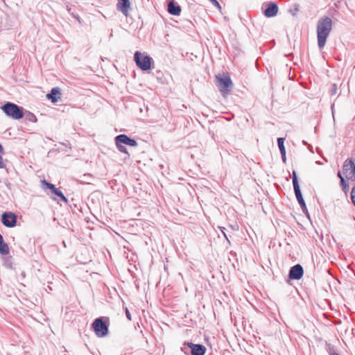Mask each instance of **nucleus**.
<instances>
[{
    "label": "nucleus",
    "mask_w": 355,
    "mask_h": 355,
    "mask_svg": "<svg viewBox=\"0 0 355 355\" xmlns=\"http://www.w3.org/2000/svg\"><path fill=\"white\" fill-rule=\"evenodd\" d=\"M332 29V20L329 17L320 18L317 24L318 45L322 49L327 42V39Z\"/></svg>",
    "instance_id": "nucleus-1"
},
{
    "label": "nucleus",
    "mask_w": 355,
    "mask_h": 355,
    "mask_svg": "<svg viewBox=\"0 0 355 355\" xmlns=\"http://www.w3.org/2000/svg\"><path fill=\"white\" fill-rule=\"evenodd\" d=\"M1 109L9 118L14 120H20L24 118V107L14 103L7 101Z\"/></svg>",
    "instance_id": "nucleus-2"
},
{
    "label": "nucleus",
    "mask_w": 355,
    "mask_h": 355,
    "mask_svg": "<svg viewBox=\"0 0 355 355\" xmlns=\"http://www.w3.org/2000/svg\"><path fill=\"white\" fill-rule=\"evenodd\" d=\"M110 320L107 317H100L94 320L92 327L98 338H104L109 333Z\"/></svg>",
    "instance_id": "nucleus-3"
},
{
    "label": "nucleus",
    "mask_w": 355,
    "mask_h": 355,
    "mask_svg": "<svg viewBox=\"0 0 355 355\" xmlns=\"http://www.w3.org/2000/svg\"><path fill=\"white\" fill-rule=\"evenodd\" d=\"M41 185L42 188L44 191L47 192L49 194L51 193V194L53 196V198L55 200H57L58 202H63L65 203H68V200L59 189H58L55 184L48 182L46 180H43L41 181Z\"/></svg>",
    "instance_id": "nucleus-4"
},
{
    "label": "nucleus",
    "mask_w": 355,
    "mask_h": 355,
    "mask_svg": "<svg viewBox=\"0 0 355 355\" xmlns=\"http://www.w3.org/2000/svg\"><path fill=\"white\" fill-rule=\"evenodd\" d=\"M134 60L139 68L143 71L148 70L150 68L152 58L148 55H144L139 51H136Z\"/></svg>",
    "instance_id": "nucleus-5"
},
{
    "label": "nucleus",
    "mask_w": 355,
    "mask_h": 355,
    "mask_svg": "<svg viewBox=\"0 0 355 355\" xmlns=\"http://www.w3.org/2000/svg\"><path fill=\"white\" fill-rule=\"evenodd\" d=\"M217 86L223 95L227 94L232 86V82L229 76H223L222 77L217 76Z\"/></svg>",
    "instance_id": "nucleus-6"
},
{
    "label": "nucleus",
    "mask_w": 355,
    "mask_h": 355,
    "mask_svg": "<svg viewBox=\"0 0 355 355\" xmlns=\"http://www.w3.org/2000/svg\"><path fill=\"white\" fill-rule=\"evenodd\" d=\"M1 221L6 227L12 228L17 225V216L12 211H4L1 214Z\"/></svg>",
    "instance_id": "nucleus-7"
},
{
    "label": "nucleus",
    "mask_w": 355,
    "mask_h": 355,
    "mask_svg": "<svg viewBox=\"0 0 355 355\" xmlns=\"http://www.w3.org/2000/svg\"><path fill=\"white\" fill-rule=\"evenodd\" d=\"M343 173L348 180H355V163L352 158H348L344 162Z\"/></svg>",
    "instance_id": "nucleus-8"
},
{
    "label": "nucleus",
    "mask_w": 355,
    "mask_h": 355,
    "mask_svg": "<svg viewBox=\"0 0 355 355\" xmlns=\"http://www.w3.org/2000/svg\"><path fill=\"white\" fill-rule=\"evenodd\" d=\"M304 274V270L301 265L296 264L291 267L289 270V278L291 279L298 280L301 279Z\"/></svg>",
    "instance_id": "nucleus-9"
},
{
    "label": "nucleus",
    "mask_w": 355,
    "mask_h": 355,
    "mask_svg": "<svg viewBox=\"0 0 355 355\" xmlns=\"http://www.w3.org/2000/svg\"><path fill=\"white\" fill-rule=\"evenodd\" d=\"M116 144H123L130 146H137V142L134 139L130 138L128 135L122 134L115 137Z\"/></svg>",
    "instance_id": "nucleus-10"
},
{
    "label": "nucleus",
    "mask_w": 355,
    "mask_h": 355,
    "mask_svg": "<svg viewBox=\"0 0 355 355\" xmlns=\"http://www.w3.org/2000/svg\"><path fill=\"white\" fill-rule=\"evenodd\" d=\"M185 345L191 349V355H205L206 352V347L202 345L192 343H187Z\"/></svg>",
    "instance_id": "nucleus-11"
},
{
    "label": "nucleus",
    "mask_w": 355,
    "mask_h": 355,
    "mask_svg": "<svg viewBox=\"0 0 355 355\" xmlns=\"http://www.w3.org/2000/svg\"><path fill=\"white\" fill-rule=\"evenodd\" d=\"M61 89L59 87H53L50 92L46 94V98L50 100L53 103H55L60 98Z\"/></svg>",
    "instance_id": "nucleus-12"
},
{
    "label": "nucleus",
    "mask_w": 355,
    "mask_h": 355,
    "mask_svg": "<svg viewBox=\"0 0 355 355\" xmlns=\"http://www.w3.org/2000/svg\"><path fill=\"white\" fill-rule=\"evenodd\" d=\"M130 8L129 0H119L117 3V9L124 15L127 16Z\"/></svg>",
    "instance_id": "nucleus-13"
},
{
    "label": "nucleus",
    "mask_w": 355,
    "mask_h": 355,
    "mask_svg": "<svg viewBox=\"0 0 355 355\" xmlns=\"http://www.w3.org/2000/svg\"><path fill=\"white\" fill-rule=\"evenodd\" d=\"M278 6L275 3H270L264 11V15L267 17H272L277 15Z\"/></svg>",
    "instance_id": "nucleus-14"
},
{
    "label": "nucleus",
    "mask_w": 355,
    "mask_h": 355,
    "mask_svg": "<svg viewBox=\"0 0 355 355\" xmlns=\"http://www.w3.org/2000/svg\"><path fill=\"white\" fill-rule=\"evenodd\" d=\"M168 12L173 15H179L181 12V8L173 1H171L168 4Z\"/></svg>",
    "instance_id": "nucleus-15"
},
{
    "label": "nucleus",
    "mask_w": 355,
    "mask_h": 355,
    "mask_svg": "<svg viewBox=\"0 0 355 355\" xmlns=\"http://www.w3.org/2000/svg\"><path fill=\"white\" fill-rule=\"evenodd\" d=\"M294 191H295V196H296V198L302 209V211L304 212L305 211H307V209H306V204H305V202L303 199V197H302V194L301 193V191H300V187L299 188H297V189H294Z\"/></svg>",
    "instance_id": "nucleus-16"
},
{
    "label": "nucleus",
    "mask_w": 355,
    "mask_h": 355,
    "mask_svg": "<svg viewBox=\"0 0 355 355\" xmlns=\"http://www.w3.org/2000/svg\"><path fill=\"white\" fill-rule=\"evenodd\" d=\"M10 252L8 245L5 242L2 235L0 234V254L7 255Z\"/></svg>",
    "instance_id": "nucleus-17"
},
{
    "label": "nucleus",
    "mask_w": 355,
    "mask_h": 355,
    "mask_svg": "<svg viewBox=\"0 0 355 355\" xmlns=\"http://www.w3.org/2000/svg\"><path fill=\"white\" fill-rule=\"evenodd\" d=\"M24 118L28 121L35 123L37 121L36 116L28 110L24 108Z\"/></svg>",
    "instance_id": "nucleus-18"
},
{
    "label": "nucleus",
    "mask_w": 355,
    "mask_h": 355,
    "mask_svg": "<svg viewBox=\"0 0 355 355\" xmlns=\"http://www.w3.org/2000/svg\"><path fill=\"white\" fill-rule=\"evenodd\" d=\"M3 265L6 268L12 270L14 268L12 257L11 256L5 257L3 260Z\"/></svg>",
    "instance_id": "nucleus-19"
},
{
    "label": "nucleus",
    "mask_w": 355,
    "mask_h": 355,
    "mask_svg": "<svg viewBox=\"0 0 355 355\" xmlns=\"http://www.w3.org/2000/svg\"><path fill=\"white\" fill-rule=\"evenodd\" d=\"M284 138L279 137L277 139V144H278V147L279 148L281 154H286V149H285V146H284Z\"/></svg>",
    "instance_id": "nucleus-20"
},
{
    "label": "nucleus",
    "mask_w": 355,
    "mask_h": 355,
    "mask_svg": "<svg viewBox=\"0 0 355 355\" xmlns=\"http://www.w3.org/2000/svg\"><path fill=\"white\" fill-rule=\"evenodd\" d=\"M292 176H293V189L299 188L300 186H299V182H298V180H297V173L295 171H293Z\"/></svg>",
    "instance_id": "nucleus-21"
},
{
    "label": "nucleus",
    "mask_w": 355,
    "mask_h": 355,
    "mask_svg": "<svg viewBox=\"0 0 355 355\" xmlns=\"http://www.w3.org/2000/svg\"><path fill=\"white\" fill-rule=\"evenodd\" d=\"M116 147H117L118 150H119L120 152L123 153H125V154H128V150H127V148H126L124 146L121 145V144H119V143H118V144H116Z\"/></svg>",
    "instance_id": "nucleus-22"
},
{
    "label": "nucleus",
    "mask_w": 355,
    "mask_h": 355,
    "mask_svg": "<svg viewBox=\"0 0 355 355\" xmlns=\"http://www.w3.org/2000/svg\"><path fill=\"white\" fill-rule=\"evenodd\" d=\"M209 1L211 2L219 10H221V6L217 0H209Z\"/></svg>",
    "instance_id": "nucleus-23"
},
{
    "label": "nucleus",
    "mask_w": 355,
    "mask_h": 355,
    "mask_svg": "<svg viewBox=\"0 0 355 355\" xmlns=\"http://www.w3.org/2000/svg\"><path fill=\"white\" fill-rule=\"evenodd\" d=\"M351 199L352 201V203L355 206V186L352 188L351 191Z\"/></svg>",
    "instance_id": "nucleus-24"
},
{
    "label": "nucleus",
    "mask_w": 355,
    "mask_h": 355,
    "mask_svg": "<svg viewBox=\"0 0 355 355\" xmlns=\"http://www.w3.org/2000/svg\"><path fill=\"white\" fill-rule=\"evenodd\" d=\"M337 93V86L336 84H333L330 90L331 95H335Z\"/></svg>",
    "instance_id": "nucleus-25"
},
{
    "label": "nucleus",
    "mask_w": 355,
    "mask_h": 355,
    "mask_svg": "<svg viewBox=\"0 0 355 355\" xmlns=\"http://www.w3.org/2000/svg\"><path fill=\"white\" fill-rule=\"evenodd\" d=\"M299 11V5H295L293 9L291 10L290 12L293 15H295Z\"/></svg>",
    "instance_id": "nucleus-26"
},
{
    "label": "nucleus",
    "mask_w": 355,
    "mask_h": 355,
    "mask_svg": "<svg viewBox=\"0 0 355 355\" xmlns=\"http://www.w3.org/2000/svg\"><path fill=\"white\" fill-rule=\"evenodd\" d=\"M340 183H341V185L344 190H345L347 188H348V184L346 183L344 178H341Z\"/></svg>",
    "instance_id": "nucleus-27"
},
{
    "label": "nucleus",
    "mask_w": 355,
    "mask_h": 355,
    "mask_svg": "<svg viewBox=\"0 0 355 355\" xmlns=\"http://www.w3.org/2000/svg\"><path fill=\"white\" fill-rule=\"evenodd\" d=\"M2 155L3 154H0V168H5L6 165L3 162Z\"/></svg>",
    "instance_id": "nucleus-28"
},
{
    "label": "nucleus",
    "mask_w": 355,
    "mask_h": 355,
    "mask_svg": "<svg viewBox=\"0 0 355 355\" xmlns=\"http://www.w3.org/2000/svg\"><path fill=\"white\" fill-rule=\"evenodd\" d=\"M125 315L127 317V318L129 320H131L132 318H131V314L129 311V310L128 309V308H125Z\"/></svg>",
    "instance_id": "nucleus-29"
},
{
    "label": "nucleus",
    "mask_w": 355,
    "mask_h": 355,
    "mask_svg": "<svg viewBox=\"0 0 355 355\" xmlns=\"http://www.w3.org/2000/svg\"><path fill=\"white\" fill-rule=\"evenodd\" d=\"M0 154H4V149L3 146L0 144Z\"/></svg>",
    "instance_id": "nucleus-30"
},
{
    "label": "nucleus",
    "mask_w": 355,
    "mask_h": 355,
    "mask_svg": "<svg viewBox=\"0 0 355 355\" xmlns=\"http://www.w3.org/2000/svg\"><path fill=\"white\" fill-rule=\"evenodd\" d=\"M284 162H286V154H281Z\"/></svg>",
    "instance_id": "nucleus-31"
},
{
    "label": "nucleus",
    "mask_w": 355,
    "mask_h": 355,
    "mask_svg": "<svg viewBox=\"0 0 355 355\" xmlns=\"http://www.w3.org/2000/svg\"><path fill=\"white\" fill-rule=\"evenodd\" d=\"M338 178H340V180H341V178H343L340 172L338 173Z\"/></svg>",
    "instance_id": "nucleus-32"
},
{
    "label": "nucleus",
    "mask_w": 355,
    "mask_h": 355,
    "mask_svg": "<svg viewBox=\"0 0 355 355\" xmlns=\"http://www.w3.org/2000/svg\"><path fill=\"white\" fill-rule=\"evenodd\" d=\"M223 235H224L225 238L227 240V241H228V242H230V241H229V239H228V238H227V234H224Z\"/></svg>",
    "instance_id": "nucleus-33"
},
{
    "label": "nucleus",
    "mask_w": 355,
    "mask_h": 355,
    "mask_svg": "<svg viewBox=\"0 0 355 355\" xmlns=\"http://www.w3.org/2000/svg\"><path fill=\"white\" fill-rule=\"evenodd\" d=\"M21 275H22L23 277H25V272H21Z\"/></svg>",
    "instance_id": "nucleus-34"
},
{
    "label": "nucleus",
    "mask_w": 355,
    "mask_h": 355,
    "mask_svg": "<svg viewBox=\"0 0 355 355\" xmlns=\"http://www.w3.org/2000/svg\"><path fill=\"white\" fill-rule=\"evenodd\" d=\"M224 229H225V228H224V227H223V229L221 230V232H223V234H225V232L223 231V230H224Z\"/></svg>",
    "instance_id": "nucleus-35"
}]
</instances>
